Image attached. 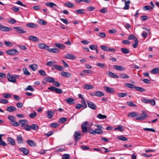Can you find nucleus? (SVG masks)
<instances>
[{"instance_id":"49530a36","label":"nucleus","mask_w":159,"mask_h":159,"mask_svg":"<svg viewBox=\"0 0 159 159\" xmlns=\"http://www.w3.org/2000/svg\"><path fill=\"white\" fill-rule=\"evenodd\" d=\"M125 86H126L129 88H131V89H133V88H134V87H135V86H134V84H130V83L125 84Z\"/></svg>"},{"instance_id":"680f3d73","label":"nucleus","mask_w":159,"mask_h":159,"mask_svg":"<svg viewBox=\"0 0 159 159\" xmlns=\"http://www.w3.org/2000/svg\"><path fill=\"white\" fill-rule=\"evenodd\" d=\"M8 101L6 99H0V102L2 103L6 104L8 102Z\"/></svg>"},{"instance_id":"69168bd1","label":"nucleus","mask_w":159,"mask_h":159,"mask_svg":"<svg viewBox=\"0 0 159 159\" xmlns=\"http://www.w3.org/2000/svg\"><path fill=\"white\" fill-rule=\"evenodd\" d=\"M152 106H154L156 104V102L153 99H151L149 100V103Z\"/></svg>"},{"instance_id":"423d86ee","label":"nucleus","mask_w":159,"mask_h":159,"mask_svg":"<svg viewBox=\"0 0 159 159\" xmlns=\"http://www.w3.org/2000/svg\"><path fill=\"white\" fill-rule=\"evenodd\" d=\"M104 89L107 93H111L115 92V90L113 88L109 87L107 86H104Z\"/></svg>"},{"instance_id":"7c9ffc66","label":"nucleus","mask_w":159,"mask_h":159,"mask_svg":"<svg viewBox=\"0 0 159 159\" xmlns=\"http://www.w3.org/2000/svg\"><path fill=\"white\" fill-rule=\"evenodd\" d=\"M23 74L26 75H30V73L28 71L26 68H24L22 69Z\"/></svg>"},{"instance_id":"c03bdc74","label":"nucleus","mask_w":159,"mask_h":159,"mask_svg":"<svg viewBox=\"0 0 159 159\" xmlns=\"http://www.w3.org/2000/svg\"><path fill=\"white\" fill-rule=\"evenodd\" d=\"M2 95L4 98H9L11 97V95L7 93H2Z\"/></svg>"},{"instance_id":"9b49d317","label":"nucleus","mask_w":159,"mask_h":159,"mask_svg":"<svg viewBox=\"0 0 159 159\" xmlns=\"http://www.w3.org/2000/svg\"><path fill=\"white\" fill-rule=\"evenodd\" d=\"M113 67L114 68L119 71H123L125 69V67L122 66H119L115 65L113 66Z\"/></svg>"},{"instance_id":"f8f14e48","label":"nucleus","mask_w":159,"mask_h":159,"mask_svg":"<svg viewBox=\"0 0 159 159\" xmlns=\"http://www.w3.org/2000/svg\"><path fill=\"white\" fill-rule=\"evenodd\" d=\"M7 142L8 144L12 146L14 145L15 144V142L14 139L11 137H8L7 138Z\"/></svg>"},{"instance_id":"c756f323","label":"nucleus","mask_w":159,"mask_h":159,"mask_svg":"<svg viewBox=\"0 0 159 159\" xmlns=\"http://www.w3.org/2000/svg\"><path fill=\"white\" fill-rule=\"evenodd\" d=\"M54 67L56 70L59 71H62L64 70L63 67L62 66L55 65L54 66Z\"/></svg>"},{"instance_id":"a19ab883","label":"nucleus","mask_w":159,"mask_h":159,"mask_svg":"<svg viewBox=\"0 0 159 159\" xmlns=\"http://www.w3.org/2000/svg\"><path fill=\"white\" fill-rule=\"evenodd\" d=\"M147 31V32H145V31H143L142 34V35L144 38H145L147 37V35L148 34V32H149V30H148L146 28H144Z\"/></svg>"},{"instance_id":"20e7f679","label":"nucleus","mask_w":159,"mask_h":159,"mask_svg":"<svg viewBox=\"0 0 159 159\" xmlns=\"http://www.w3.org/2000/svg\"><path fill=\"white\" fill-rule=\"evenodd\" d=\"M73 136L75 141L77 142L79 140L80 138L81 134L79 131H76L75 132Z\"/></svg>"},{"instance_id":"79ce46f5","label":"nucleus","mask_w":159,"mask_h":159,"mask_svg":"<svg viewBox=\"0 0 159 159\" xmlns=\"http://www.w3.org/2000/svg\"><path fill=\"white\" fill-rule=\"evenodd\" d=\"M25 90H30L31 91L33 92L34 90V89L32 87V86L28 85L27 87L25 89Z\"/></svg>"},{"instance_id":"6e6d98bb","label":"nucleus","mask_w":159,"mask_h":159,"mask_svg":"<svg viewBox=\"0 0 159 159\" xmlns=\"http://www.w3.org/2000/svg\"><path fill=\"white\" fill-rule=\"evenodd\" d=\"M120 77L123 79H127L129 78V76L125 74H121L120 75Z\"/></svg>"},{"instance_id":"7ed1b4c3","label":"nucleus","mask_w":159,"mask_h":159,"mask_svg":"<svg viewBox=\"0 0 159 159\" xmlns=\"http://www.w3.org/2000/svg\"><path fill=\"white\" fill-rule=\"evenodd\" d=\"M19 52L16 49H13L7 51L6 53L10 55H17Z\"/></svg>"},{"instance_id":"72a5a7b5","label":"nucleus","mask_w":159,"mask_h":159,"mask_svg":"<svg viewBox=\"0 0 159 159\" xmlns=\"http://www.w3.org/2000/svg\"><path fill=\"white\" fill-rule=\"evenodd\" d=\"M121 51L123 53L125 54H128L129 52V50L128 49L124 48H121Z\"/></svg>"},{"instance_id":"4468645a","label":"nucleus","mask_w":159,"mask_h":159,"mask_svg":"<svg viewBox=\"0 0 159 159\" xmlns=\"http://www.w3.org/2000/svg\"><path fill=\"white\" fill-rule=\"evenodd\" d=\"M64 57L66 59L72 60L75 59L76 58V57L75 56L69 54H66L64 56Z\"/></svg>"},{"instance_id":"0e129e2a","label":"nucleus","mask_w":159,"mask_h":159,"mask_svg":"<svg viewBox=\"0 0 159 159\" xmlns=\"http://www.w3.org/2000/svg\"><path fill=\"white\" fill-rule=\"evenodd\" d=\"M114 129L115 130L118 129L120 131H124V130L123 127L122 126H118L117 127L115 128H114Z\"/></svg>"},{"instance_id":"2f4dec72","label":"nucleus","mask_w":159,"mask_h":159,"mask_svg":"<svg viewBox=\"0 0 159 159\" xmlns=\"http://www.w3.org/2000/svg\"><path fill=\"white\" fill-rule=\"evenodd\" d=\"M134 88H135L136 90L139 92H143L145 91V89L142 87L135 86Z\"/></svg>"},{"instance_id":"4be33fe9","label":"nucleus","mask_w":159,"mask_h":159,"mask_svg":"<svg viewBox=\"0 0 159 159\" xmlns=\"http://www.w3.org/2000/svg\"><path fill=\"white\" fill-rule=\"evenodd\" d=\"M46 113L47 114V117L48 118L50 119H51L54 115V112L50 110H48L47 111Z\"/></svg>"},{"instance_id":"ea45409f","label":"nucleus","mask_w":159,"mask_h":159,"mask_svg":"<svg viewBox=\"0 0 159 159\" xmlns=\"http://www.w3.org/2000/svg\"><path fill=\"white\" fill-rule=\"evenodd\" d=\"M55 62L53 61H49L46 63V65L48 66H53L55 65Z\"/></svg>"},{"instance_id":"c85d7f7f","label":"nucleus","mask_w":159,"mask_h":159,"mask_svg":"<svg viewBox=\"0 0 159 159\" xmlns=\"http://www.w3.org/2000/svg\"><path fill=\"white\" fill-rule=\"evenodd\" d=\"M29 67L33 70L35 71L37 69V66L36 64H34L29 65Z\"/></svg>"},{"instance_id":"4d7b16f0","label":"nucleus","mask_w":159,"mask_h":159,"mask_svg":"<svg viewBox=\"0 0 159 159\" xmlns=\"http://www.w3.org/2000/svg\"><path fill=\"white\" fill-rule=\"evenodd\" d=\"M27 25L28 27L31 28H36L37 26V25L33 23L28 24H27Z\"/></svg>"},{"instance_id":"603ef678","label":"nucleus","mask_w":159,"mask_h":159,"mask_svg":"<svg viewBox=\"0 0 159 159\" xmlns=\"http://www.w3.org/2000/svg\"><path fill=\"white\" fill-rule=\"evenodd\" d=\"M95 134H101L103 133V131L99 129H95Z\"/></svg>"},{"instance_id":"3c124183","label":"nucleus","mask_w":159,"mask_h":159,"mask_svg":"<svg viewBox=\"0 0 159 159\" xmlns=\"http://www.w3.org/2000/svg\"><path fill=\"white\" fill-rule=\"evenodd\" d=\"M127 104L130 107H136V105L134 104V103L132 101H128L126 102Z\"/></svg>"},{"instance_id":"a878e982","label":"nucleus","mask_w":159,"mask_h":159,"mask_svg":"<svg viewBox=\"0 0 159 159\" xmlns=\"http://www.w3.org/2000/svg\"><path fill=\"white\" fill-rule=\"evenodd\" d=\"M95 96L101 97L104 96V94L102 92L98 91L95 92Z\"/></svg>"},{"instance_id":"1a4fd4ad","label":"nucleus","mask_w":159,"mask_h":159,"mask_svg":"<svg viewBox=\"0 0 159 159\" xmlns=\"http://www.w3.org/2000/svg\"><path fill=\"white\" fill-rule=\"evenodd\" d=\"M13 29L16 30V31L19 33L22 34L25 33L26 32L23 30L22 27H15Z\"/></svg>"},{"instance_id":"e2e57ef3","label":"nucleus","mask_w":159,"mask_h":159,"mask_svg":"<svg viewBox=\"0 0 159 159\" xmlns=\"http://www.w3.org/2000/svg\"><path fill=\"white\" fill-rule=\"evenodd\" d=\"M136 39H137L136 37L133 34L130 35L128 38V39L129 40H135Z\"/></svg>"},{"instance_id":"ddd939ff","label":"nucleus","mask_w":159,"mask_h":159,"mask_svg":"<svg viewBox=\"0 0 159 159\" xmlns=\"http://www.w3.org/2000/svg\"><path fill=\"white\" fill-rule=\"evenodd\" d=\"M29 40L34 42H38L39 41V39L37 37L33 36H30L28 37Z\"/></svg>"},{"instance_id":"864d4df0","label":"nucleus","mask_w":159,"mask_h":159,"mask_svg":"<svg viewBox=\"0 0 159 159\" xmlns=\"http://www.w3.org/2000/svg\"><path fill=\"white\" fill-rule=\"evenodd\" d=\"M59 126V124L57 123H52L50 124V126L52 128H56Z\"/></svg>"},{"instance_id":"052dcab7","label":"nucleus","mask_w":159,"mask_h":159,"mask_svg":"<svg viewBox=\"0 0 159 159\" xmlns=\"http://www.w3.org/2000/svg\"><path fill=\"white\" fill-rule=\"evenodd\" d=\"M39 23L40 25H46V22L43 19H40L39 20Z\"/></svg>"},{"instance_id":"2eb2a0df","label":"nucleus","mask_w":159,"mask_h":159,"mask_svg":"<svg viewBox=\"0 0 159 159\" xmlns=\"http://www.w3.org/2000/svg\"><path fill=\"white\" fill-rule=\"evenodd\" d=\"M61 75L62 76L67 78H70L71 76V73L65 71L62 72L61 73Z\"/></svg>"},{"instance_id":"dca6fc26","label":"nucleus","mask_w":159,"mask_h":159,"mask_svg":"<svg viewBox=\"0 0 159 159\" xmlns=\"http://www.w3.org/2000/svg\"><path fill=\"white\" fill-rule=\"evenodd\" d=\"M3 136V134H0V145L5 147L7 145V144L4 141L2 140V137Z\"/></svg>"},{"instance_id":"774afa93","label":"nucleus","mask_w":159,"mask_h":159,"mask_svg":"<svg viewBox=\"0 0 159 159\" xmlns=\"http://www.w3.org/2000/svg\"><path fill=\"white\" fill-rule=\"evenodd\" d=\"M70 156L68 154H64L62 156V159H70Z\"/></svg>"},{"instance_id":"aec40b11","label":"nucleus","mask_w":159,"mask_h":159,"mask_svg":"<svg viewBox=\"0 0 159 159\" xmlns=\"http://www.w3.org/2000/svg\"><path fill=\"white\" fill-rule=\"evenodd\" d=\"M6 110L7 111L10 112H12L13 111H16V108L15 107L11 106L7 108Z\"/></svg>"},{"instance_id":"4c0bfd02","label":"nucleus","mask_w":159,"mask_h":159,"mask_svg":"<svg viewBox=\"0 0 159 159\" xmlns=\"http://www.w3.org/2000/svg\"><path fill=\"white\" fill-rule=\"evenodd\" d=\"M97 117L99 119H103L107 118V116L105 115H103L101 114H99L97 116Z\"/></svg>"},{"instance_id":"f704fd0d","label":"nucleus","mask_w":159,"mask_h":159,"mask_svg":"<svg viewBox=\"0 0 159 159\" xmlns=\"http://www.w3.org/2000/svg\"><path fill=\"white\" fill-rule=\"evenodd\" d=\"M17 139L19 143H23L22 138L20 135L17 136Z\"/></svg>"},{"instance_id":"b1692460","label":"nucleus","mask_w":159,"mask_h":159,"mask_svg":"<svg viewBox=\"0 0 159 159\" xmlns=\"http://www.w3.org/2000/svg\"><path fill=\"white\" fill-rule=\"evenodd\" d=\"M83 88L86 90L91 89H93L94 87L92 85L85 84L83 85Z\"/></svg>"},{"instance_id":"bf43d9fd","label":"nucleus","mask_w":159,"mask_h":159,"mask_svg":"<svg viewBox=\"0 0 159 159\" xmlns=\"http://www.w3.org/2000/svg\"><path fill=\"white\" fill-rule=\"evenodd\" d=\"M118 139H119L123 141H125L127 140V139L126 138L124 137L123 136H119L118 138Z\"/></svg>"},{"instance_id":"cd10ccee","label":"nucleus","mask_w":159,"mask_h":159,"mask_svg":"<svg viewBox=\"0 0 159 159\" xmlns=\"http://www.w3.org/2000/svg\"><path fill=\"white\" fill-rule=\"evenodd\" d=\"M28 144L31 147H34L36 145L35 142L31 140H28L27 141Z\"/></svg>"},{"instance_id":"9d476101","label":"nucleus","mask_w":159,"mask_h":159,"mask_svg":"<svg viewBox=\"0 0 159 159\" xmlns=\"http://www.w3.org/2000/svg\"><path fill=\"white\" fill-rule=\"evenodd\" d=\"M39 48L42 49H45L47 50V49L49 48V46L44 43H39L38 44Z\"/></svg>"},{"instance_id":"58836bf2","label":"nucleus","mask_w":159,"mask_h":159,"mask_svg":"<svg viewBox=\"0 0 159 159\" xmlns=\"http://www.w3.org/2000/svg\"><path fill=\"white\" fill-rule=\"evenodd\" d=\"M31 129L34 130H36L39 129V126L36 124H33L31 125Z\"/></svg>"},{"instance_id":"e433bc0d","label":"nucleus","mask_w":159,"mask_h":159,"mask_svg":"<svg viewBox=\"0 0 159 159\" xmlns=\"http://www.w3.org/2000/svg\"><path fill=\"white\" fill-rule=\"evenodd\" d=\"M67 7L71 8L74 7L75 5L74 4L71 2H66L64 4Z\"/></svg>"},{"instance_id":"c9c22d12","label":"nucleus","mask_w":159,"mask_h":159,"mask_svg":"<svg viewBox=\"0 0 159 159\" xmlns=\"http://www.w3.org/2000/svg\"><path fill=\"white\" fill-rule=\"evenodd\" d=\"M45 5L46 6L49 7H53L54 6H57L56 4L51 2H47L45 3Z\"/></svg>"},{"instance_id":"a18cd8bd","label":"nucleus","mask_w":159,"mask_h":159,"mask_svg":"<svg viewBox=\"0 0 159 159\" xmlns=\"http://www.w3.org/2000/svg\"><path fill=\"white\" fill-rule=\"evenodd\" d=\"M75 12L78 14H82L85 13V10L84 9H80L76 10Z\"/></svg>"},{"instance_id":"09e8293b","label":"nucleus","mask_w":159,"mask_h":159,"mask_svg":"<svg viewBox=\"0 0 159 159\" xmlns=\"http://www.w3.org/2000/svg\"><path fill=\"white\" fill-rule=\"evenodd\" d=\"M118 96L120 98L124 97L127 95V93H118Z\"/></svg>"},{"instance_id":"0eeeda50","label":"nucleus","mask_w":159,"mask_h":159,"mask_svg":"<svg viewBox=\"0 0 159 159\" xmlns=\"http://www.w3.org/2000/svg\"><path fill=\"white\" fill-rule=\"evenodd\" d=\"M88 122L85 121L81 125V128L83 132L84 133L87 131L88 129L86 126L88 124Z\"/></svg>"},{"instance_id":"6e6552de","label":"nucleus","mask_w":159,"mask_h":159,"mask_svg":"<svg viewBox=\"0 0 159 159\" xmlns=\"http://www.w3.org/2000/svg\"><path fill=\"white\" fill-rule=\"evenodd\" d=\"M7 77L8 81L12 83H15L16 82V80L15 79L14 76L10 75L9 73H8L7 74Z\"/></svg>"},{"instance_id":"8fccbe9b","label":"nucleus","mask_w":159,"mask_h":159,"mask_svg":"<svg viewBox=\"0 0 159 159\" xmlns=\"http://www.w3.org/2000/svg\"><path fill=\"white\" fill-rule=\"evenodd\" d=\"M34 112L29 114V116L31 118H33L35 117L37 115V113L36 112L34 111Z\"/></svg>"},{"instance_id":"473e14b6","label":"nucleus","mask_w":159,"mask_h":159,"mask_svg":"<svg viewBox=\"0 0 159 159\" xmlns=\"http://www.w3.org/2000/svg\"><path fill=\"white\" fill-rule=\"evenodd\" d=\"M66 100L67 102L70 104H73L74 103V100L73 98H69Z\"/></svg>"},{"instance_id":"13d9d810","label":"nucleus","mask_w":159,"mask_h":159,"mask_svg":"<svg viewBox=\"0 0 159 159\" xmlns=\"http://www.w3.org/2000/svg\"><path fill=\"white\" fill-rule=\"evenodd\" d=\"M141 116L143 118V120L144 118L145 117H147L148 116L147 115L146 112H145L144 111H142V113L141 114Z\"/></svg>"},{"instance_id":"bb28decb","label":"nucleus","mask_w":159,"mask_h":159,"mask_svg":"<svg viewBox=\"0 0 159 159\" xmlns=\"http://www.w3.org/2000/svg\"><path fill=\"white\" fill-rule=\"evenodd\" d=\"M19 122L21 125V126L22 127L26 125L25 124L28 122V121L25 120H19Z\"/></svg>"},{"instance_id":"5fc2aeb1","label":"nucleus","mask_w":159,"mask_h":159,"mask_svg":"<svg viewBox=\"0 0 159 159\" xmlns=\"http://www.w3.org/2000/svg\"><path fill=\"white\" fill-rule=\"evenodd\" d=\"M67 120V118L65 117H62L60 118L59 120V122L60 123H62L65 122Z\"/></svg>"},{"instance_id":"5701e85b","label":"nucleus","mask_w":159,"mask_h":159,"mask_svg":"<svg viewBox=\"0 0 159 159\" xmlns=\"http://www.w3.org/2000/svg\"><path fill=\"white\" fill-rule=\"evenodd\" d=\"M19 150L22 152L25 155H27L29 152V151L27 149L25 148H19Z\"/></svg>"},{"instance_id":"393cba45","label":"nucleus","mask_w":159,"mask_h":159,"mask_svg":"<svg viewBox=\"0 0 159 159\" xmlns=\"http://www.w3.org/2000/svg\"><path fill=\"white\" fill-rule=\"evenodd\" d=\"M159 71V68L158 67L152 69L150 71V73L152 74H157Z\"/></svg>"},{"instance_id":"39448f33","label":"nucleus","mask_w":159,"mask_h":159,"mask_svg":"<svg viewBox=\"0 0 159 159\" xmlns=\"http://www.w3.org/2000/svg\"><path fill=\"white\" fill-rule=\"evenodd\" d=\"M0 30L2 31L6 32L11 30L12 29L11 28L2 25L0 23Z\"/></svg>"},{"instance_id":"a211bd4d","label":"nucleus","mask_w":159,"mask_h":159,"mask_svg":"<svg viewBox=\"0 0 159 159\" xmlns=\"http://www.w3.org/2000/svg\"><path fill=\"white\" fill-rule=\"evenodd\" d=\"M54 45L57 47L62 49H64L66 47L64 44L57 43H55Z\"/></svg>"},{"instance_id":"412c9836","label":"nucleus","mask_w":159,"mask_h":159,"mask_svg":"<svg viewBox=\"0 0 159 159\" xmlns=\"http://www.w3.org/2000/svg\"><path fill=\"white\" fill-rule=\"evenodd\" d=\"M48 51L54 53H57L59 52V50L57 48H49L47 49Z\"/></svg>"},{"instance_id":"de8ad7c7","label":"nucleus","mask_w":159,"mask_h":159,"mask_svg":"<svg viewBox=\"0 0 159 159\" xmlns=\"http://www.w3.org/2000/svg\"><path fill=\"white\" fill-rule=\"evenodd\" d=\"M138 39H136L135 40H134V43L133 44V47L134 48H136L138 46Z\"/></svg>"},{"instance_id":"f03ea898","label":"nucleus","mask_w":159,"mask_h":159,"mask_svg":"<svg viewBox=\"0 0 159 159\" xmlns=\"http://www.w3.org/2000/svg\"><path fill=\"white\" fill-rule=\"evenodd\" d=\"M87 102L88 107L94 110L96 109L97 106L93 102L90 100H88L87 101Z\"/></svg>"},{"instance_id":"338daca9","label":"nucleus","mask_w":159,"mask_h":159,"mask_svg":"<svg viewBox=\"0 0 159 159\" xmlns=\"http://www.w3.org/2000/svg\"><path fill=\"white\" fill-rule=\"evenodd\" d=\"M89 48L91 50H95L97 49L98 47L96 45H93L90 46Z\"/></svg>"},{"instance_id":"37998d69","label":"nucleus","mask_w":159,"mask_h":159,"mask_svg":"<svg viewBox=\"0 0 159 159\" xmlns=\"http://www.w3.org/2000/svg\"><path fill=\"white\" fill-rule=\"evenodd\" d=\"M45 80L49 82H53L54 81V80L52 78L49 77H46L45 78Z\"/></svg>"},{"instance_id":"f3484780","label":"nucleus","mask_w":159,"mask_h":159,"mask_svg":"<svg viewBox=\"0 0 159 159\" xmlns=\"http://www.w3.org/2000/svg\"><path fill=\"white\" fill-rule=\"evenodd\" d=\"M106 73L107 75L113 77L114 78H118V76L117 75H116L115 73H113L111 72L107 71L106 72Z\"/></svg>"},{"instance_id":"f257e3e1","label":"nucleus","mask_w":159,"mask_h":159,"mask_svg":"<svg viewBox=\"0 0 159 159\" xmlns=\"http://www.w3.org/2000/svg\"><path fill=\"white\" fill-rule=\"evenodd\" d=\"M8 118L11 121V124L13 126H19V123L16 121V118L15 117L12 116H8Z\"/></svg>"},{"instance_id":"6ab92c4d","label":"nucleus","mask_w":159,"mask_h":159,"mask_svg":"<svg viewBox=\"0 0 159 159\" xmlns=\"http://www.w3.org/2000/svg\"><path fill=\"white\" fill-rule=\"evenodd\" d=\"M139 114L135 112H132L129 113L128 116L130 117H133L138 116Z\"/></svg>"}]
</instances>
